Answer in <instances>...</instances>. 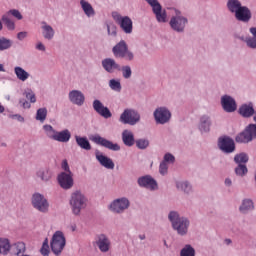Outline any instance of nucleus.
<instances>
[{
    "mask_svg": "<svg viewBox=\"0 0 256 256\" xmlns=\"http://www.w3.org/2000/svg\"><path fill=\"white\" fill-rule=\"evenodd\" d=\"M254 116H253V121H255V123H256V108L254 109V114H253Z\"/></svg>",
    "mask_w": 256,
    "mask_h": 256,
    "instance_id": "nucleus-64",
    "label": "nucleus"
},
{
    "mask_svg": "<svg viewBox=\"0 0 256 256\" xmlns=\"http://www.w3.org/2000/svg\"><path fill=\"white\" fill-rule=\"evenodd\" d=\"M138 239H140V241H145V239H147V236L145 234H139Z\"/></svg>",
    "mask_w": 256,
    "mask_h": 256,
    "instance_id": "nucleus-62",
    "label": "nucleus"
},
{
    "mask_svg": "<svg viewBox=\"0 0 256 256\" xmlns=\"http://www.w3.org/2000/svg\"><path fill=\"white\" fill-rule=\"evenodd\" d=\"M238 210L242 215H249V213L255 211V202L251 198H244Z\"/></svg>",
    "mask_w": 256,
    "mask_h": 256,
    "instance_id": "nucleus-29",
    "label": "nucleus"
},
{
    "mask_svg": "<svg viewBox=\"0 0 256 256\" xmlns=\"http://www.w3.org/2000/svg\"><path fill=\"white\" fill-rule=\"evenodd\" d=\"M40 29H41L42 37L46 41H52V39H55V28H53L51 24L47 23L46 21H41Z\"/></svg>",
    "mask_w": 256,
    "mask_h": 256,
    "instance_id": "nucleus-25",
    "label": "nucleus"
},
{
    "mask_svg": "<svg viewBox=\"0 0 256 256\" xmlns=\"http://www.w3.org/2000/svg\"><path fill=\"white\" fill-rule=\"evenodd\" d=\"M120 71H122V77L124 79H131V76L133 75V71L131 70V66H129V65L122 66Z\"/></svg>",
    "mask_w": 256,
    "mask_h": 256,
    "instance_id": "nucleus-45",
    "label": "nucleus"
},
{
    "mask_svg": "<svg viewBox=\"0 0 256 256\" xmlns=\"http://www.w3.org/2000/svg\"><path fill=\"white\" fill-rule=\"evenodd\" d=\"M6 15H9L10 17L12 15V17L17 19L18 21H21V19H23V14H21V12L17 9H11V10L7 11Z\"/></svg>",
    "mask_w": 256,
    "mask_h": 256,
    "instance_id": "nucleus-48",
    "label": "nucleus"
},
{
    "mask_svg": "<svg viewBox=\"0 0 256 256\" xmlns=\"http://www.w3.org/2000/svg\"><path fill=\"white\" fill-rule=\"evenodd\" d=\"M253 139H256V124H249L235 138L236 143H251Z\"/></svg>",
    "mask_w": 256,
    "mask_h": 256,
    "instance_id": "nucleus-12",
    "label": "nucleus"
},
{
    "mask_svg": "<svg viewBox=\"0 0 256 256\" xmlns=\"http://www.w3.org/2000/svg\"><path fill=\"white\" fill-rule=\"evenodd\" d=\"M218 148L227 155L235 153V141L229 136L220 137L218 139Z\"/></svg>",
    "mask_w": 256,
    "mask_h": 256,
    "instance_id": "nucleus-15",
    "label": "nucleus"
},
{
    "mask_svg": "<svg viewBox=\"0 0 256 256\" xmlns=\"http://www.w3.org/2000/svg\"><path fill=\"white\" fill-rule=\"evenodd\" d=\"M211 125H213L211 116L204 114L200 117L198 129L202 135H205V133H209L211 131Z\"/></svg>",
    "mask_w": 256,
    "mask_h": 256,
    "instance_id": "nucleus-27",
    "label": "nucleus"
},
{
    "mask_svg": "<svg viewBox=\"0 0 256 256\" xmlns=\"http://www.w3.org/2000/svg\"><path fill=\"white\" fill-rule=\"evenodd\" d=\"M168 221H170L173 231H175L179 237H185L189 234L191 220L185 216H181L179 211L171 210L168 213Z\"/></svg>",
    "mask_w": 256,
    "mask_h": 256,
    "instance_id": "nucleus-1",
    "label": "nucleus"
},
{
    "mask_svg": "<svg viewBox=\"0 0 256 256\" xmlns=\"http://www.w3.org/2000/svg\"><path fill=\"white\" fill-rule=\"evenodd\" d=\"M11 253V241L9 238L0 237V255L7 256Z\"/></svg>",
    "mask_w": 256,
    "mask_h": 256,
    "instance_id": "nucleus-36",
    "label": "nucleus"
},
{
    "mask_svg": "<svg viewBox=\"0 0 256 256\" xmlns=\"http://www.w3.org/2000/svg\"><path fill=\"white\" fill-rule=\"evenodd\" d=\"M249 162V155H247V153L242 152L239 154H236L234 156V163H236L237 165H245V163Z\"/></svg>",
    "mask_w": 256,
    "mask_h": 256,
    "instance_id": "nucleus-41",
    "label": "nucleus"
},
{
    "mask_svg": "<svg viewBox=\"0 0 256 256\" xmlns=\"http://www.w3.org/2000/svg\"><path fill=\"white\" fill-rule=\"evenodd\" d=\"M247 173H249V170L245 164H238V166L235 168V174L238 177H245Z\"/></svg>",
    "mask_w": 256,
    "mask_h": 256,
    "instance_id": "nucleus-44",
    "label": "nucleus"
},
{
    "mask_svg": "<svg viewBox=\"0 0 256 256\" xmlns=\"http://www.w3.org/2000/svg\"><path fill=\"white\" fill-rule=\"evenodd\" d=\"M168 171H169V165L166 164L165 162H161L159 165L160 175H167Z\"/></svg>",
    "mask_w": 256,
    "mask_h": 256,
    "instance_id": "nucleus-50",
    "label": "nucleus"
},
{
    "mask_svg": "<svg viewBox=\"0 0 256 256\" xmlns=\"http://www.w3.org/2000/svg\"><path fill=\"white\" fill-rule=\"evenodd\" d=\"M36 121H40V123H45L47 119V108H39L36 112Z\"/></svg>",
    "mask_w": 256,
    "mask_h": 256,
    "instance_id": "nucleus-43",
    "label": "nucleus"
},
{
    "mask_svg": "<svg viewBox=\"0 0 256 256\" xmlns=\"http://www.w3.org/2000/svg\"><path fill=\"white\" fill-rule=\"evenodd\" d=\"M131 207V201L127 197H120L117 199H114L110 205L109 210L112 213H116V215H123L127 209Z\"/></svg>",
    "mask_w": 256,
    "mask_h": 256,
    "instance_id": "nucleus-10",
    "label": "nucleus"
},
{
    "mask_svg": "<svg viewBox=\"0 0 256 256\" xmlns=\"http://www.w3.org/2000/svg\"><path fill=\"white\" fill-rule=\"evenodd\" d=\"M90 139L96 145L109 149V151H121V146L118 143H113L112 141L107 140V138L101 137L99 134L93 135Z\"/></svg>",
    "mask_w": 256,
    "mask_h": 256,
    "instance_id": "nucleus-13",
    "label": "nucleus"
},
{
    "mask_svg": "<svg viewBox=\"0 0 256 256\" xmlns=\"http://www.w3.org/2000/svg\"><path fill=\"white\" fill-rule=\"evenodd\" d=\"M40 253L43 256H49V253H50L49 246H42L40 249Z\"/></svg>",
    "mask_w": 256,
    "mask_h": 256,
    "instance_id": "nucleus-56",
    "label": "nucleus"
},
{
    "mask_svg": "<svg viewBox=\"0 0 256 256\" xmlns=\"http://www.w3.org/2000/svg\"><path fill=\"white\" fill-rule=\"evenodd\" d=\"M27 31H22L17 34L18 41H23L24 39H27Z\"/></svg>",
    "mask_w": 256,
    "mask_h": 256,
    "instance_id": "nucleus-55",
    "label": "nucleus"
},
{
    "mask_svg": "<svg viewBox=\"0 0 256 256\" xmlns=\"http://www.w3.org/2000/svg\"><path fill=\"white\" fill-rule=\"evenodd\" d=\"M175 187L177 191L183 193L184 195H192L193 193V184L188 180H177L175 182Z\"/></svg>",
    "mask_w": 256,
    "mask_h": 256,
    "instance_id": "nucleus-28",
    "label": "nucleus"
},
{
    "mask_svg": "<svg viewBox=\"0 0 256 256\" xmlns=\"http://www.w3.org/2000/svg\"><path fill=\"white\" fill-rule=\"evenodd\" d=\"M136 147H138V149H147V147H149V140H147V139L137 140Z\"/></svg>",
    "mask_w": 256,
    "mask_h": 256,
    "instance_id": "nucleus-49",
    "label": "nucleus"
},
{
    "mask_svg": "<svg viewBox=\"0 0 256 256\" xmlns=\"http://www.w3.org/2000/svg\"><path fill=\"white\" fill-rule=\"evenodd\" d=\"M68 99L72 105L83 107L85 105V94L81 90H72L68 93Z\"/></svg>",
    "mask_w": 256,
    "mask_h": 256,
    "instance_id": "nucleus-22",
    "label": "nucleus"
},
{
    "mask_svg": "<svg viewBox=\"0 0 256 256\" xmlns=\"http://www.w3.org/2000/svg\"><path fill=\"white\" fill-rule=\"evenodd\" d=\"M240 41L246 43V46L249 49H256V38L255 36H241L239 37Z\"/></svg>",
    "mask_w": 256,
    "mask_h": 256,
    "instance_id": "nucleus-39",
    "label": "nucleus"
},
{
    "mask_svg": "<svg viewBox=\"0 0 256 256\" xmlns=\"http://www.w3.org/2000/svg\"><path fill=\"white\" fill-rule=\"evenodd\" d=\"M3 24L7 31H15V29H17L15 21L11 19V16L7 13H4L0 19V31H3Z\"/></svg>",
    "mask_w": 256,
    "mask_h": 256,
    "instance_id": "nucleus-30",
    "label": "nucleus"
},
{
    "mask_svg": "<svg viewBox=\"0 0 256 256\" xmlns=\"http://www.w3.org/2000/svg\"><path fill=\"white\" fill-rule=\"evenodd\" d=\"M243 7V3L241 0H227L226 2V8L229 13H232V15H235L238 10H240Z\"/></svg>",
    "mask_w": 256,
    "mask_h": 256,
    "instance_id": "nucleus-35",
    "label": "nucleus"
},
{
    "mask_svg": "<svg viewBox=\"0 0 256 256\" xmlns=\"http://www.w3.org/2000/svg\"><path fill=\"white\" fill-rule=\"evenodd\" d=\"M171 116V110L165 106H160L153 112L156 125H167L171 121Z\"/></svg>",
    "mask_w": 256,
    "mask_h": 256,
    "instance_id": "nucleus-11",
    "label": "nucleus"
},
{
    "mask_svg": "<svg viewBox=\"0 0 256 256\" xmlns=\"http://www.w3.org/2000/svg\"><path fill=\"white\" fill-rule=\"evenodd\" d=\"M9 119H15L18 123H25V117L21 116V114H10Z\"/></svg>",
    "mask_w": 256,
    "mask_h": 256,
    "instance_id": "nucleus-54",
    "label": "nucleus"
},
{
    "mask_svg": "<svg viewBox=\"0 0 256 256\" xmlns=\"http://www.w3.org/2000/svg\"><path fill=\"white\" fill-rule=\"evenodd\" d=\"M31 205L39 213H49V200L39 192L32 195Z\"/></svg>",
    "mask_w": 256,
    "mask_h": 256,
    "instance_id": "nucleus-9",
    "label": "nucleus"
},
{
    "mask_svg": "<svg viewBox=\"0 0 256 256\" xmlns=\"http://www.w3.org/2000/svg\"><path fill=\"white\" fill-rule=\"evenodd\" d=\"M42 129L51 141H56V143H69L71 141V130L67 128L57 131L52 125L45 124Z\"/></svg>",
    "mask_w": 256,
    "mask_h": 256,
    "instance_id": "nucleus-4",
    "label": "nucleus"
},
{
    "mask_svg": "<svg viewBox=\"0 0 256 256\" xmlns=\"http://www.w3.org/2000/svg\"><path fill=\"white\" fill-rule=\"evenodd\" d=\"M108 85L112 91H115L116 93H121V89H122L121 80L111 79L109 80Z\"/></svg>",
    "mask_w": 256,
    "mask_h": 256,
    "instance_id": "nucleus-42",
    "label": "nucleus"
},
{
    "mask_svg": "<svg viewBox=\"0 0 256 256\" xmlns=\"http://www.w3.org/2000/svg\"><path fill=\"white\" fill-rule=\"evenodd\" d=\"M87 196L83 193L81 190H74L70 194L69 198V205L70 209L72 211V215L75 217L81 216V211L84 209H87V203H88Z\"/></svg>",
    "mask_w": 256,
    "mask_h": 256,
    "instance_id": "nucleus-2",
    "label": "nucleus"
},
{
    "mask_svg": "<svg viewBox=\"0 0 256 256\" xmlns=\"http://www.w3.org/2000/svg\"><path fill=\"white\" fill-rule=\"evenodd\" d=\"M232 243H233V240H231L230 238H226L224 240V244L227 245V246L231 245Z\"/></svg>",
    "mask_w": 256,
    "mask_h": 256,
    "instance_id": "nucleus-61",
    "label": "nucleus"
},
{
    "mask_svg": "<svg viewBox=\"0 0 256 256\" xmlns=\"http://www.w3.org/2000/svg\"><path fill=\"white\" fill-rule=\"evenodd\" d=\"M172 16L169 21V26L174 33H185L187 25H189V19L183 15V12L175 7L170 8Z\"/></svg>",
    "mask_w": 256,
    "mask_h": 256,
    "instance_id": "nucleus-3",
    "label": "nucleus"
},
{
    "mask_svg": "<svg viewBox=\"0 0 256 256\" xmlns=\"http://www.w3.org/2000/svg\"><path fill=\"white\" fill-rule=\"evenodd\" d=\"M76 145L80 147V149H83L84 151H91V142H89V139L87 137L83 136H75Z\"/></svg>",
    "mask_w": 256,
    "mask_h": 256,
    "instance_id": "nucleus-37",
    "label": "nucleus"
},
{
    "mask_svg": "<svg viewBox=\"0 0 256 256\" xmlns=\"http://www.w3.org/2000/svg\"><path fill=\"white\" fill-rule=\"evenodd\" d=\"M36 49L38 51H45V45L42 42H39L38 44H36Z\"/></svg>",
    "mask_w": 256,
    "mask_h": 256,
    "instance_id": "nucleus-58",
    "label": "nucleus"
},
{
    "mask_svg": "<svg viewBox=\"0 0 256 256\" xmlns=\"http://www.w3.org/2000/svg\"><path fill=\"white\" fill-rule=\"evenodd\" d=\"M95 245L101 253H109L111 251V238L107 234H98L95 237Z\"/></svg>",
    "mask_w": 256,
    "mask_h": 256,
    "instance_id": "nucleus-16",
    "label": "nucleus"
},
{
    "mask_svg": "<svg viewBox=\"0 0 256 256\" xmlns=\"http://www.w3.org/2000/svg\"><path fill=\"white\" fill-rule=\"evenodd\" d=\"M61 168L63 169L64 172L61 173H73L71 171V168L69 167V162H67V159H64L61 163Z\"/></svg>",
    "mask_w": 256,
    "mask_h": 256,
    "instance_id": "nucleus-53",
    "label": "nucleus"
},
{
    "mask_svg": "<svg viewBox=\"0 0 256 256\" xmlns=\"http://www.w3.org/2000/svg\"><path fill=\"white\" fill-rule=\"evenodd\" d=\"M112 19L116 24L119 25L123 33L126 35H131L133 33V20L129 16H123L121 13L114 11L112 12Z\"/></svg>",
    "mask_w": 256,
    "mask_h": 256,
    "instance_id": "nucleus-6",
    "label": "nucleus"
},
{
    "mask_svg": "<svg viewBox=\"0 0 256 256\" xmlns=\"http://www.w3.org/2000/svg\"><path fill=\"white\" fill-rule=\"evenodd\" d=\"M249 32L252 34V37H255V39H256V26L250 27Z\"/></svg>",
    "mask_w": 256,
    "mask_h": 256,
    "instance_id": "nucleus-60",
    "label": "nucleus"
},
{
    "mask_svg": "<svg viewBox=\"0 0 256 256\" xmlns=\"http://www.w3.org/2000/svg\"><path fill=\"white\" fill-rule=\"evenodd\" d=\"M112 53L116 59H124L125 61H133L135 54L129 50V46L125 40L118 42L113 48Z\"/></svg>",
    "mask_w": 256,
    "mask_h": 256,
    "instance_id": "nucleus-5",
    "label": "nucleus"
},
{
    "mask_svg": "<svg viewBox=\"0 0 256 256\" xmlns=\"http://www.w3.org/2000/svg\"><path fill=\"white\" fill-rule=\"evenodd\" d=\"M79 3L84 15H86L88 19H91V17H95L96 15L95 8H93V5H91L89 1L80 0Z\"/></svg>",
    "mask_w": 256,
    "mask_h": 256,
    "instance_id": "nucleus-32",
    "label": "nucleus"
},
{
    "mask_svg": "<svg viewBox=\"0 0 256 256\" xmlns=\"http://www.w3.org/2000/svg\"><path fill=\"white\" fill-rule=\"evenodd\" d=\"M92 107L94 111L97 112L98 115H100V117H103L104 119H111V117H113L111 110H109V108L105 106L103 102H101V100L99 99H95L92 102Z\"/></svg>",
    "mask_w": 256,
    "mask_h": 256,
    "instance_id": "nucleus-20",
    "label": "nucleus"
},
{
    "mask_svg": "<svg viewBox=\"0 0 256 256\" xmlns=\"http://www.w3.org/2000/svg\"><path fill=\"white\" fill-rule=\"evenodd\" d=\"M20 104L22 105L23 109H31V103L27 100H20Z\"/></svg>",
    "mask_w": 256,
    "mask_h": 256,
    "instance_id": "nucleus-57",
    "label": "nucleus"
},
{
    "mask_svg": "<svg viewBox=\"0 0 256 256\" xmlns=\"http://www.w3.org/2000/svg\"><path fill=\"white\" fill-rule=\"evenodd\" d=\"M122 143L126 147H133L135 145V134H133V131L129 129L122 131Z\"/></svg>",
    "mask_w": 256,
    "mask_h": 256,
    "instance_id": "nucleus-31",
    "label": "nucleus"
},
{
    "mask_svg": "<svg viewBox=\"0 0 256 256\" xmlns=\"http://www.w3.org/2000/svg\"><path fill=\"white\" fill-rule=\"evenodd\" d=\"M26 99H28L30 103H37V97L35 96V92H33L32 90L26 92Z\"/></svg>",
    "mask_w": 256,
    "mask_h": 256,
    "instance_id": "nucleus-52",
    "label": "nucleus"
},
{
    "mask_svg": "<svg viewBox=\"0 0 256 256\" xmlns=\"http://www.w3.org/2000/svg\"><path fill=\"white\" fill-rule=\"evenodd\" d=\"M70 229H71L72 232L77 231V224H71Z\"/></svg>",
    "mask_w": 256,
    "mask_h": 256,
    "instance_id": "nucleus-63",
    "label": "nucleus"
},
{
    "mask_svg": "<svg viewBox=\"0 0 256 256\" xmlns=\"http://www.w3.org/2000/svg\"><path fill=\"white\" fill-rule=\"evenodd\" d=\"M36 177L42 180L44 183L51 181L53 178V171L49 168H42L36 172Z\"/></svg>",
    "mask_w": 256,
    "mask_h": 256,
    "instance_id": "nucleus-34",
    "label": "nucleus"
},
{
    "mask_svg": "<svg viewBox=\"0 0 256 256\" xmlns=\"http://www.w3.org/2000/svg\"><path fill=\"white\" fill-rule=\"evenodd\" d=\"M137 183L139 187L148 189L149 191H157V189H159V184H157V180L152 178L151 175L139 177Z\"/></svg>",
    "mask_w": 256,
    "mask_h": 256,
    "instance_id": "nucleus-17",
    "label": "nucleus"
},
{
    "mask_svg": "<svg viewBox=\"0 0 256 256\" xmlns=\"http://www.w3.org/2000/svg\"><path fill=\"white\" fill-rule=\"evenodd\" d=\"M14 247L16 249L15 255L23 256V253H25V243L17 242L16 244H14Z\"/></svg>",
    "mask_w": 256,
    "mask_h": 256,
    "instance_id": "nucleus-47",
    "label": "nucleus"
},
{
    "mask_svg": "<svg viewBox=\"0 0 256 256\" xmlns=\"http://www.w3.org/2000/svg\"><path fill=\"white\" fill-rule=\"evenodd\" d=\"M197 252L195 251V247L191 244H185L180 250V256H195Z\"/></svg>",
    "mask_w": 256,
    "mask_h": 256,
    "instance_id": "nucleus-38",
    "label": "nucleus"
},
{
    "mask_svg": "<svg viewBox=\"0 0 256 256\" xmlns=\"http://www.w3.org/2000/svg\"><path fill=\"white\" fill-rule=\"evenodd\" d=\"M238 113L244 119H249L253 117L255 113V106L253 105V102L241 104L238 108Z\"/></svg>",
    "mask_w": 256,
    "mask_h": 256,
    "instance_id": "nucleus-26",
    "label": "nucleus"
},
{
    "mask_svg": "<svg viewBox=\"0 0 256 256\" xmlns=\"http://www.w3.org/2000/svg\"><path fill=\"white\" fill-rule=\"evenodd\" d=\"M150 7L155 15L157 23H167V11L163 9L159 0H156Z\"/></svg>",
    "mask_w": 256,
    "mask_h": 256,
    "instance_id": "nucleus-19",
    "label": "nucleus"
},
{
    "mask_svg": "<svg viewBox=\"0 0 256 256\" xmlns=\"http://www.w3.org/2000/svg\"><path fill=\"white\" fill-rule=\"evenodd\" d=\"M65 245H67L65 234H63L62 231H56L53 234L52 240L50 242L52 253H54V255L56 256L61 255V253H63V250L65 249Z\"/></svg>",
    "mask_w": 256,
    "mask_h": 256,
    "instance_id": "nucleus-7",
    "label": "nucleus"
},
{
    "mask_svg": "<svg viewBox=\"0 0 256 256\" xmlns=\"http://www.w3.org/2000/svg\"><path fill=\"white\" fill-rule=\"evenodd\" d=\"M13 47V40L6 38L5 36L0 37V51H7Z\"/></svg>",
    "mask_w": 256,
    "mask_h": 256,
    "instance_id": "nucleus-40",
    "label": "nucleus"
},
{
    "mask_svg": "<svg viewBox=\"0 0 256 256\" xmlns=\"http://www.w3.org/2000/svg\"><path fill=\"white\" fill-rule=\"evenodd\" d=\"M224 184H225V187H231L233 185V181L231 180V178H226L224 180Z\"/></svg>",
    "mask_w": 256,
    "mask_h": 256,
    "instance_id": "nucleus-59",
    "label": "nucleus"
},
{
    "mask_svg": "<svg viewBox=\"0 0 256 256\" xmlns=\"http://www.w3.org/2000/svg\"><path fill=\"white\" fill-rule=\"evenodd\" d=\"M95 157L96 161H98V163L105 169H115V162H113V160L108 156L104 155L103 152L96 150Z\"/></svg>",
    "mask_w": 256,
    "mask_h": 256,
    "instance_id": "nucleus-24",
    "label": "nucleus"
},
{
    "mask_svg": "<svg viewBox=\"0 0 256 256\" xmlns=\"http://www.w3.org/2000/svg\"><path fill=\"white\" fill-rule=\"evenodd\" d=\"M141 121V114L133 108H126L120 115L119 122L123 125L135 126Z\"/></svg>",
    "mask_w": 256,
    "mask_h": 256,
    "instance_id": "nucleus-8",
    "label": "nucleus"
},
{
    "mask_svg": "<svg viewBox=\"0 0 256 256\" xmlns=\"http://www.w3.org/2000/svg\"><path fill=\"white\" fill-rule=\"evenodd\" d=\"M107 33L110 37H117V26L113 23L106 24Z\"/></svg>",
    "mask_w": 256,
    "mask_h": 256,
    "instance_id": "nucleus-46",
    "label": "nucleus"
},
{
    "mask_svg": "<svg viewBox=\"0 0 256 256\" xmlns=\"http://www.w3.org/2000/svg\"><path fill=\"white\" fill-rule=\"evenodd\" d=\"M14 74L16 76V79H18V81H21L22 83H25V81H27L29 77H31V74L21 66L14 67Z\"/></svg>",
    "mask_w": 256,
    "mask_h": 256,
    "instance_id": "nucleus-33",
    "label": "nucleus"
},
{
    "mask_svg": "<svg viewBox=\"0 0 256 256\" xmlns=\"http://www.w3.org/2000/svg\"><path fill=\"white\" fill-rule=\"evenodd\" d=\"M102 68L106 73H115L121 71V65L113 58H105L101 62Z\"/></svg>",
    "mask_w": 256,
    "mask_h": 256,
    "instance_id": "nucleus-23",
    "label": "nucleus"
},
{
    "mask_svg": "<svg viewBox=\"0 0 256 256\" xmlns=\"http://www.w3.org/2000/svg\"><path fill=\"white\" fill-rule=\"evenodd\" d=\"M220 105L225 113H235L237 111V100L229 94L221 96Z\"/></svg>",
    "mask_w": 256,
    "mask_h": 256,
    "instance_id": "nucleus-14",
    "label": "nucleus"
},
{
    "mask_svg": "<svg viewBox=\"0 0 256 256\" xmlns=\"http://www.w3.org/2000/svg\"><path fill=\"white\" fill-rule=\"evenodd\" d=\"M236 21L240 23H249L253 19V13L249 7L242 5V7L234 14Z\"/></svg>",
    "mask_w": 256,
    "mask_h": 256,
    "instance_id": "nucleus-21",
    "label": "nucleus"
},
{
    "mask_svg": "<svg viewBox=\"0 0 256 256\" xmlns=\"http://www.w3.org/2000/svg\"><path fill=\"white\" fill-rule=\"evenodd\" d=\"M163 163H166V164H168V163H175V156H173V154H171V153H166L165 155H164V158H163V161H162Z\"/></svg>",
    "mask_w": 256,
    "mask_h": 256,
    "instance_id": "nucleus-51",
    "label": "nucleus"
},
{
    "mask_svg": "<svg viewBox=\"0 0 256 256\" xmlns=\"http://www.w3.org/2000/svg\"><path fill=\"white\" fill-rule=\"evenodd\" d=\"M57 181L61 189L65 191H69V189H72L73 185H75L73 173H60L57 177Z\"/></svg>",
    "mask_w": 256,
    "mask_h": 256,
    "instance_id": "nucleus-18",
    "label": "nucleus"
}]
</instances>
